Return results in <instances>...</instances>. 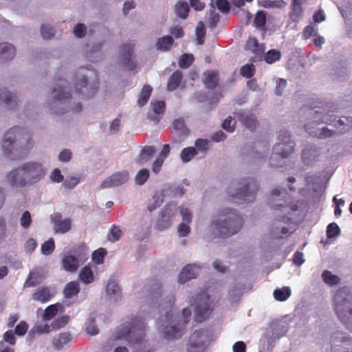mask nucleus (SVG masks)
Instances as JSON below:
<instances>
[{"instance_id":"1","label":"nucleus","mask_w":352,"mask_h":352,"mask_svg":"<svg viewBox=\"0 0 352 352\" xmlns=\"http://www.w3.org/2000/svg\"><path fill=\"white\" fill-rule=\"evenodd\" d=\"M243 226V219L236 210L223 208L211 219L206 234L210 240L220 236L228 237L238 233Z\"/></svg>"},{"instance_id":"2","label":"nucleus","mask_w":352,"mask_h":352,"mask_svg":"<svg viewBox=\"0 0 352 352\" xmlns=\"http://www.w3.org/2000/svg\"><path fill=\"white\" fill-rule=\"evenodd\" d=\"M47 169L38 161H28L9 171L6 177V183L13 188L33 186L45 176Z\"/></svg>"},{"instance_id":"3","label":"nucleus","mask_w":352,"mask_h":352,"mask_svg":"<svg viewBox=\"0 0 352 352\" xmlns=\"http://www.w3.org/2000/svg\"><path fill=\"white\" fill-rule=\"evenodd\" d=\"M191 310L188 308L184 309L182 314L177 317L171 309L157 322L158 330L165 339L178 338L184 333V325L189 322Z\"/></svg>"},{"instance_id":"4","label":"nucleus","mask_w":352,"mask_h":352,"mask_svg":"<svg viewBox=\"0 0 352 352\" xmlns=\"http://www.w3.org/2000/svg\"><path fill=\"white\" fill-rule=\"evenodd\" d=\"M144 329V319L140 316H136L131 320L130 324L119 327L117 331V338L126 339L135 349V352H151L147 349Z\"/></svg>"},{"instance_id":"5","label":"nucleus","mask_w":352,"mask_h":352,"mask_svg":"<svg viewBox=\"0 0 352 352\" xmlns=\"http://www.w3.org/2000/svg\"><path fill=\"white\" fill-rule=\"evenodd\" d=\"M258 190V184L254 179L243 178L228 188L227 199L238 204L251 203L255 200Z\"/></svg>"},{"instance_id":"6","label":"nucleus","mask_w":352,"mask_h":352,"mask_svg":"<svg viewBox=\"0 0 352 352\" xmlns=\"http://www.w3.org/2000/svg\"><path fill=\"white\" fill-rule=\"evenodd\" d=\"M336 314L340 320L352 331V293L347 287L338 289L333 298Z\"/></svg>"},{"instance_id":"7","label":"nucleus","mask_w":352,"mask_h":352,"mask_svg":"<svg viewBox=\"0 0 352 352\" xmlns=\"http://www.w3.org/2000/svg\"><path fill=\"white\" fill-rule=\"evenodd\" d=\"M294 142L292 140L290 133L287 131H280L278 136V142L273 148V153L270 157L271 166L279 167L282 164L278 160L279 158L288 157L294 149Z\"/></svg>"},{"instance_id":"8","label":"nucleus","mask_w":352,"mask_h":352,"mask_svg":"<svg viewBox=\"0 0 352 352\" xmlns=\"http://www.w3.org/2000/svg\"><path fill=\"white\" fill-rule=\"evenodd\" d=\"M286 194L285 190L274 188L272 190L270 197V204L272 209L283 213L284 214L283 220L289 219V218H286V216L290 214L292 211L298 210L301 205L299 201H291L289 202L285 198Z\"/></svg>"},{"instance_id":"9","label":"nucleus","mask_w":352,"mask_h":352,"mask_svg":"<svg viewBox=\"0 0 352 352\" xmlns=\"http://www.w3.org/2000/svg\"><path fill=\"white\" fill-rule=\"evenodd\" d=\"M64 84L61 82L60 85L54 87L52 91L49 100V107L54 113H63L64 112L63 108H59L62 105L65 106L68 102L70 97V94Z\"/></svg>"},{"instance_id":"10","label":"nucleus","mask_w":352,"mask_h":352,"mask_svg":"<svg viewBox=\"0 0 352 352\" xmlns=\"http://www.w3.org/2000/svg\"><path fill=\"white\" fill-rule=\"evenodd\" d=\"M195 303V320L201 322L210 315L212 310V300L206 292H203L198 294Z\"/></svg>"},{"instance_id":"11","label":"nucleus","mask_w":352,"mask_h":352,"mask_svg":"<svg viewBox=\"0 0 352 352\" xmlns=\"http://www.w3.org/2000/svg\"><path fill=\"white\" fill-rule=\"evenodd\" d=\"M17 135L15 136V151L17 157L25 156L30 153L34 146L28 131L25 129L17 127Z\"/></svg>"},{"instance_id":"12","label":"nucleus","mask_w":352,"mask_h":352,"mask_svg":"<svg viewBox=\"0 0 352 352\" xmlns=\"http://www.w3.org/2000/svg\"><path fill=\"white\" fill-rule=\"evenodd\" d=\"M177 212V207L175 204L166 205L156 223V229L158 230H164L169 228L172 221L175 218Z\"/></svg>"},{"instance_id":"13","label":"nucleus","mask_w":352,"mask_h":352,"mask_svg":"<svg viewBox=\"0 0 352 352\" xmlns=\"http://www.w3.org/2000/svg\"><path fill=\"white\" fill-rule=\"evenodd\" d=\"M88 258V253L84 248L83 250L77 254L76 256L74 255H65L62 259L63 268L69 272H75L79 265L85 262Z\"/></svg>"},{"instance_id":"14","label":"nucleus","mask_w":352,"mask_h":352,"mask_svg":"<svg viewBox=\"0 0 352 352\" xmlns=\"http://www.w3.org/2000/svg\"><path fill=\"white\" fill-rule=\"evenodd\" d=\"M17 127H14L6 133L2 141V150L3 153L11 159H16L17 153L15 151L16 140L17 135Z\"/></svg>"},{"instance_id":"15","label":"nucleus","mask_w":352,"mask_h":352,"mask_svg":"<svg viewBox=\"0 0 352 352\" xmlns=\"http://www.w3.org/2000/svg\"><path fill=\"white\" fill-rule=\"evenodd\" d=\"M210 341L209 332L205 330L195 331L189 339V352H195L194 349L197 352H201L203 345Z\"/></svg>"},{"instance_id":"16","label":"nucleus","mask_w":352,"mask_h":352,"mask_svg":"<svg viewBox=\"0 0 352 352\" xmlns=\"http://www.w3.org/2000/svg\"><path fill=\"white\" fill-rule=\"evenodd\" d=\"M51 222L54 224V231L56 234H65L72 229V220L69 218H62L59 212L50 216Z\"/></svg>"},{"instance_id":"17","label":"nucleus","mask_w":352,"mask_h":352,"mask_svg":"<svg viewBox=\"0 0 352 352\" xmlns=\"http://www.w3.org/2000/svg\"><path fill=\"white\" fill-rule=\"evenodd\" d=\"M129 179L127 171L117 172L107 177L100 185L101 188H109L125 184Z\"/></svg>"},{"instance_id":"18","label":"nucleus","mask_w":352,"mask_h":352,"mask_svg":"<svg viewBox=\"0 0 352 352\" xmlns=\"http://www.w3.org/2000/svg\"><path fill=\"white\" fill-rule=\"evenodd\" d=\"M330 344L332 351L334 346L341 344L344 349V352H352V338L346 336L341 332H336L331 336Z\"/></svg>"},{"instance_id":"19","label":"nucleus","mask_w":352,"mask_h":352,"mask_svg":"<svg viewBox=\"0 0 352 352\" xmlns=\"http://www.w3.org/2000/svg\"><path fill=\"white\" fill-rule=\"evenodd\" d=\"M333 111H326L323 110L321 112H316V116L314 118L316 122H321L327 124L334 123L335 126H345L346 125L345 121H348L347 118H345L344 120L339 119L336 120V118H333Z\"/></svg>"},{"instance_id":"20","label":"nucleus","mask_w":352,"mask_h":352,"mask_svg":"<svg viewBox=\"0 0 352 352\" xmlns=\"http://www.w3.org/2000/svg\"><path fill=\"white\" fill-rule=\"evenodd\" d=\"M200 271V267L196 264H189L184 267L180 272L178 281L184 283L188 280L195 278Z\"/></svg>"},{"instance_id":"21","label":"nucleus","mask_w":352,"mask_h":352,"mask_svg":"<svg viewBox=\"0 0 352 352\" xmlns=\"http://www.w3.org/2000/svg\"><path fill=\"white\" fill-rule=\"evenodd\" d=\"M54 295V291L51 287H41L36 289L32 294V299L41 303H45L49 301Z\"/></svg>"},{"instance_id":"22","label":"nucleus","mask_w":352,"mask_h":352,"mask_svg":"<svg viewBox=\"0 0 352 352\" xmlns=\"http://www.w3.org/2000/svg\"><path fill=\"white\" fill-rule=\"evenodd\" d=\"M246 51H249L256 56H262L265 51V46L260 44L256 38L250 37L244 46Z\"/></svg>"},{"instance_id":"23","label":"nucleus","mask_w":352,"mask_h":352,"mask_svg":"<svg viewBox=\"0 0 352 352\" xmlns=\"http://www.w3.org/2000/svg\"><path fill=\"white\" fill-rule=\"evenodd\" d=\"M106 294L109 300L113 301H118L121 298V289L113 279L109 280L106 286Z\"/></svg>"},{"instance_id":"24","label":"nucleus","mask_w":352,"mask_h":352,"mask_svg":"<svg viewBox=\"0 0 352 352\" xmlns=\"http://www.w3.org/2000/svg\"><path fill=\"white\" fill-rule=\"evenodd\" d=\"M0 103L4 104L9 109H14L18 103V99L15 94L8 90H0Z\"/></svg>"},{"instance_id":"25","label":"nucleus","mask_w":352,"mask_h":352,"mask_svg":"<svg viewBox=\"0 0 352 352\" xmlns=\"http://www.w3.org/2000/svg\"><path fill=\"white\" fill-rule=\"evenodd\" d=\"M237 118L248 129L253 130L256 128L257 124V120L256 117L248 112L243 111L237 113Z\"/></svg>"},{"instance_id":"26","label":"nucleus","mask_w":352,"mask_h":352,"mask_svg":"<svg viewBox=\"0 0 352 352\" xmlns=\"http://www.w3.org/2000/svg\"><path fill=\"white\" fill-rule=\"evenodd\" d=\"M294 229L292 226H276L273 225L271 230V236L274 239H284L289 236Z\"/></svg>"},{"instance_id":"27","label":"nucleus","mask_w":352,"mask_h":352,"mask_svg":"<svg viewBox=\"0 0 352 352\" xmlns=\"http://www.w3.org/2000/svg\"><path fill=\"white\" fill-rule=\"evenodd\" d=\"M44 278L43 271L41 269H35L30 274L29 278L25 281V287H33L42 282Z\"/></svg>"},{"instance_id":"28","label":"nucleus","mask_w":352,"mask_h":352,"mask_svg":"<svg viewBox=\"0 0 352 352\" xmlns=\"http://www.w3.org/2000/svg\"><path fill=\"white\" fill-rule=\"evenodd\" d=\"M16 54L14 45L8 43H0V57L5 59H12Z\"/></svg>"},{"instance_id":"29","label":"nucleus","mask_w":352,"mask_h":352,"mask_svg":"<svg viewBox=\"0 0 352 352\" xmlns=\"http://www.w3.org/2000/svg\"><path fill=\"white\" fill-rule=\"evenodd\" d=\"M72 341V336L69 333H61L54 338L52 344L56 349H61Z\"/></svg>"},{"instance_id":"30","label":"nucleus","mask_w":352,"mask_h":352,"mask_svg":"<svg viewBox=\"0 0 352 352\" xmlns=\"http://www.w3.org/2000/svg\"><path fill=\"white\" fill-rule=\"evenodd\" d=\"M64 309L63 305L59 303L50 305L45 309L43 318L44 320H50L56 315L58 312H63Z\"/></svg>"},{"instance_id":"31","label":"nucleus","mask_w":352,"mask_h":352,"mask_svg":"<svg viewBox=\"0 0 352 352\" xmlns=\"http://www.w3.org/2000/svg\"><path fill=\"white\" fill-rule=\"evenodd\" d=\"M173 43V38L170 35H167L159 38L155 43V47L158 50L165 52L170 50Z\"/></svg>"},{"instance_id":"32","label":"nucleus","mask_w":352,"mask_h":352,"mask_svg":"<svg viewBox=\"0 0 352 352\" xmlns=\"http://www.w3.org/2000/svg\"><path fill=\"white\" fill-rule=\"evenodd\" d=\"M155 153L153 146H145L138 157L136 161L139 164L143 165L147 162Z\"/></svg>"},{"instance_id":"33","label":"nucleus","mask_w":352,"mask_h":352,"mask_svg":"<svg viewBox=\"0 0 352 352\" xmlns=\"http://www.w3.org/2000/svg\"><path fill=\"white\" fill-rule=\"evenodd\" d=\"M189 6L186 1H179L175 6V11L178 17L185 19L188 14Z\"/></svg>"},{"instance_id":"34","label":"nucleus","mask_w":352,"mask_h":352,"mask_svg":"<svg viewBox=\"0 0 352 352\" xmlns=\"http://www.w3.org/2000/svg\"><path fill=\"white\" fill-rule=\"evenodd\" d=\"M203 81L205 85L209 88H214L218 82V77L216 72L214 71H208L204 74Z\"/></svg>"},{"instance_id":"35","label":"nucleus","mask_w":352,"mask_h":352,"mask_svg":"<svg viewBox=\"0 0 352 352\" xmlns=\"http://www.w3.org/2000/svg\"><path fill=\"white\" fill-rule=\"evenodd\" d=\"M79 278L85 284H89L94 281V274L89 265H87L81 269L79 273Z\"/></svg>"},{"instance_id":"36","label":"nucleus","mask_w":352,"mask_h":352,"mask_svg":"<svg viewBox=\"0 0 352 352\" xmlns=\"http://www.w3.org/2000/svg\"><path fill=\"white\" fill-rule=\"evenodd\" d=\"M79 284L76 281H72L67 283L64 289L65 298H70L79 293Z\"/></svg>"},{"instance_id":"37","label":"nucleus","mask_w":352,"mask_h":352,"mask_svg":"<svg viewBox=\"0 0 352 352\" xmlns=\"http://www.w3.org/2000/svg\"><path fill=\"white\" fill-rule=\"evenodd\" d=\"M152 90L153 89L150 85H144L143 87L138 100V104L140 107H143L147 103L151 96Z\"/></svg>"},{"instance_id":"38","label":"nucleus","mask_w":352,"mask_h":352,"mask_svg":"<svg viewBox=\"0 0 352 352\" xmlns=\"http://www.w3.org/2000/svg\"><path fill=\"white\" fill-rule=\"evenodd\" d=\"M197 155V150L192 146L184 148L180 153V159L184 163L190 162Z\"/></svg>"},{"instance_id":"39","label":"nucleus","mask_w":352,"mask_h":352,"mask_svg":"<svg viewBox=\"0 0 352 352\" xmlns=\"http://www.w3.org/2000/svg\"><path fill=\"white\" fill-rule=\"evenodd\" d=\"M291 6L289 18L294 22H298L302 16L303 9L302 5L292 3Z\"/></svg>"},{"instance_id":"40","label":"nucleus","mask_w":352,"mask_h":352,"mask_svg":"<svg viewBox=\"0 0 352 352\" xmlns=\"http://www.w3.org/2000/svg\"><path fill=\"white\" fill-rule=\"evenodd\" d=\"M292 294L291 289L288 287H283L282 289H276L273 292V296L276 300L285 301Z\"/></svg>"},{"instance_id":"41","label":"nucleus","mask_w":352,"mask_h":352,"mask_svg":"<svg viewBox=\"0 0 352 352\" xmlns=\"http://www.w3.org/2000/svg\"><path fill=\"white\" fill-rule=\"evenodd\" d=\"M322 278L323 281L329 286L336 285L340 282V278L328 270L323 272Z\"/></svg>"},{"instance_id":"42","label":"nucleus","mask_w":352,"mask_h":352,"mask_svg":"<svg viewBox=\"0 0 352 352\" xmlns=\"http://www.w3.org/2000/svg\"><path fill=\"white\" fill-rule=\"evenodd\" d=\"M281 58V53L277 50H270L264 55V60L267 64H272Z\"/></svg>"},{"instance_id":"43","label":"nucleus","mask_w":352,"mask_h":352,"mask_svg":"<svg viewBox=\"0 0 352 352\" xmlns=\"http://www.w3.org/2000/svg\"><path fill=\"white\" fill-rule=\"evenodd\" d=\"M182 80V74L179 71L175 72L169 78L168 83V90L173 91L179 85Z\"/></svg>"},{"instance_id":"44","label":"nucleus","mask_w":352,"mask_h":352,"mask_svg":"<svg viewBox=\"0 0 352 352\" xmlns=\"http://www.w3.org/2000/svg\"><path fill=\"white\" fill-rule=\"evenodd\" d=\"M149 170L146 168L140 170L135 177V184L138 185H143L148 179Z\"/></svg>"},{"instance_id":"45","label":"nucleus","mask_w":352,"mask_h":352,"mask_svg":"<svg viewBox=\"0 0 352 352\" xmlns=\"http://www.w3.org/2000/svg\"><path fill=\"white\" fill-rule=\"evenodd\" d=\"M173 126L179 134L186 135L188 133V129L186 126L184 120L183 119H177L173 121Z\"/></svg>"},{"instance_id":"46","label":"nucleus","mask_w":352,"mask_h":352,"mask_svg":"<svg viewBox=\"0 0 352 352\" xmlns=\"http://www.w3.org/2000/svg\"><path fill=\"white\" fill-rule=\"evenodd\" d=\"M241 289L239 286H234L229 291V300L231 302H236L241 296Z\"/></svg>"},{"instance_id":"47","label":"nucleus","mask_w":352,"mask_h":352,"mask_svg":"<svg viewBox=\"0 0 352 352\" xmlns=\"http://www.w3.org/2000/svg\"><path fill=\"white\" fill-rule=\"evenodd\" d=\"M266 23V16L263 11H258L255 16L254 24L258 28H263Z\"/></svg>"},{"instance_id":"48","label":"nucleus","mask_w":352,"mask_h":352,"mask_svg":"<svg viewBox=\"0 0 352 352\" xmlns=\"http://www.w3.org/2000/svg\"><path fill=\"white\" fill-rule=\"evenodd\" d=\"M55 248L53 239L45 241L41 246V252L43 254L50 255L52 253Z\"/></svg>"},{"instance_id":"49","label":"nucleus","mask_w":352,"mask_h":352,"mask_svg":"<svg viewBox=\"0 0 352 352\" xmlns=\"http://www.w3.org/2000/svg\"><path fill=\"white\" fill-rule=\"evenodd\" d=\"M236 121L231 116H228L222 123V127L228 132L232 133L235 129Z\"/></svg>"},{"instance_id":"50","label":"nucleus","mask_w":352,"mask_h":352,"mask_svg":"<svg viewBox=\"0 0 352 352\" xmlns=\"http://www.w3.org/2000/svg\"><path fill=\"white\" fill-rule=\"evenodd\" d=\"M194 59V56L192 54H184L179 58V66H190Z\"/></svg>"},{"instance_id":"51","label":"nucleus","mask_w":352,"mask_h":352,"mask_svg":"<svg viewBox=\"0 0 352 352\" xmlns=\"http://www.w3.org/2000/svg\"><path fill=\"white\" fill-rule=\"evenodd\" d=\"M208 145L209 141L208 140L199 138L197 139L195 142V148L197 150V152L200 151L204 153L206 151L208 148Z\"/></svg>"},{"instance_id":"52","label":"nucleus","mask_w":352,"mask_h":352,"mask_svg":"<svg viewBox=\"0 0 352 352\" xmlns=\"http://www.w3.org/2000/svg\"><path fill=\"white\" fill-rule=\"evenodd\" d=\"M41 33L45 39H50L54 36L55 31L52 27L43 25L41 28Z\"/></svg>"},{"instance_id":"53","label":"nucleus","mask_w":352,"mask_h":352,"mask_svg":"<svg viewBox=\"0 0 352 352\" xmlns=\"http://www.w3.org/2000/svg\"><path fill=\"white\" fill-rule=\"evenodd\" d=\"M340 234V228L336 223H331L327 226V235L328 238L338 236Z\"/></svg>"},{"instance_id":"54","label":"nucleus","mask_w":352,"mask_h":352,"mask_svg":"<svg viewBox=\"0 0 352 352\" xmlns=\"http://www.w3.org/2000/svg\"><path fill=\"white\" fill-rule=\"evenodd\" d=\"M153 111L157 114H163L165 110V103L163 101H155L151 103Z\"/></svg>"},{"instance_id":"55","label":"nucleus","mask_w":352,"mask_h":352,"mask_svg":"<svg viewBox=\"0 0 352 352\" xmlns=\"http://www.w3.org/2000/svg\"><path fill=\"white\" fill-rule=\"evenodd\" d=\"M286 6V2L283 0L270 1L267 0L263 1V6L266 8H283Z\"/></svg>"},{"instance_id":"56","label":"nucleus","mask_w":352,"mask_h":352,"mask_svg":"<svg viewBox=\"0 0 352 352\" xmlns=\"http://www.w3.org/2000/svg\"><path fill=\"white\" fill-rule=\"evenodd\" d=\"M105 252L103 249H98L92 254V260L96 264H101L104 261Z\"/></svg>"},{"instance_id":"57","label":"nucleus","mask_w":352,"mask_h":352,"mask_svg":"<svg viewBox=\"0 0 352 352\" xmlns=\"http://www.w3.org/2000/svg\"><path fill=\"white\" fill-rule=\"evenodd\" d=\"M133 47L134 45L131 43L123 45L122 51L124 59L129 61L131 60V58L133 55Z\"/></svg>"},{"instance_id":"58","label":"nucleus","mask_w":352,"mask_h":352,"mask_svg":"<svg viewBox=\"0 0 352 352\" xmlns=\"http://www.w3.org/2000/svg\"><path fill=\"white\" fill-rule=\"evenodd\" d=\"M31 222L32 220L30 213L28 211L24 212L20 218L21 226L23 228L27 229L30 227Z\"/></svg>"},{"instance_id":"59","label":"nucleus","mask_w":352,"mask_h":352,"mask_svg":"<svg viewBox=\"0 0 352 352\" xmlns=\"http://www.w3.org/2000/svg\"><path fill=\"white\" fill-rule=\"evenodd\" d=\"M180 214L182 217V222L190 223L192 219V213L188 208L181 206L179 207Z\"/></svg>"},{"instance_id":"60","label":"nucleus","mask_w":352,"mask_h":352,"mask_svg":"<svg viewBox=\"0 0 352 352\" xmlns=\"http://www.w3.org/2000/svg\"><path fill=\"white\" fill-rule=\"evenodd\" d=\"M86 331L91 336H95L98 333V329L94 323V320L90 318L86 323Z\"/></svg>"},{"instance_id":"61","label":"nucleus","mask_w":352,"mask_h":352,"mask_svg":"<svg viewBox=\"0 0 352 352\" xmlns=\"http://www.w3.org/2000/svg\"><path fill=\"white\" fill-rule=\"evenodd\" d=\"M190 223L182 222L177 228L179 235L182 237L187 236L190 232Z\"/></svg>"},{"instance_id":"62","label":"nucleus","mask_w":352,"mask_h":352,"mask_svg":"<svg viewBox=\"0 0 352 352\" xmlns=\"http://www.w3.org/2000/svg\"><path fill=\"white\" fill-rule=\"evenodd\" d=\"M287 86V81L283 78H279L276 81V86L274 89V92L277 96H282L283 91Z\"/></svg>"},{"instance_id":"63","label":"nucleus","mask_w":352,"mask_h":352,"mask_svg":"<svg viewBox=\"0 0 352 352\" xmlns=\"http://www.w3.org/2000/svg\"><path fill=\"white\" fill-rule=\"evenodd\" d=\"M216 6L218 10L223 12L227 13L230 9V6L227 0H216Z\"/></svg>"},{"instance_id":"64","label":"nucleus","mask_w":352,"mask_h":352,"mask_svg":"<svg viewBox=\"0 0 352 352\" xmlns=\"http://www.w3.org/2000/svg\"><path fill=\"white\" fill-rule=\"evenodd\" d=\"M28 329V325L27 324V323L24 321H21L15 327L14 333L17 336H22L26 333Z\"/></svg>"}]
</instances>
